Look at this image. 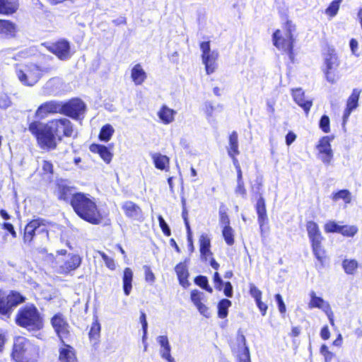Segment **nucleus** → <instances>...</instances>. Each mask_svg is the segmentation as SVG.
<instances>
[{
    "mask_svg": "<svg viewBox=\"0 0 362 362\" xmlns=\"http://www.w3.org/2000/svg\"><path fill=\"white\" fill-rule=\"evenodd\" d=\"M294 101L300 106L308 115L313 105L312 100L305 98V93L301 88H296L292 90Z\"/></svg>",
    "mask_w": 362,
    "mask_h": 362,
    "instance_id": "nucleus-21",
    "label": "nucleus"
},
{
    "mask_svg": "<svg viewBox=\"0 0 362 362\" xmlns=\"http://www.w3.org/2000/svg\"><path fill=\"white\" fill-rule=\"evenodd\" d=\"M256 210L258 216V223L260 228H262L267 221L265 201L262 196H260L257 202Z\"/></svg>",
    "mask_w": 362,
    "mask_h": 362,
    "instance_id": "nucleus-31",
    "label": "nucleus"
},
{
    "mask_svg": "<svg viewBox=\"0 0 362 362\" xmlns=\"http://www.w3.org/2000/svg\"><path fill=\"white\" fill-rule=\"evenodd\" d=\"M342 267L348 274H354L358 267V263L354 259H345L342 262Z\"/></svg>",
    "mask_w": 362,
    "mask_h": 362,
    "instance_id": "nucleus-37",
    "label": "nucleus"
},
{
    "mask_svg": "<svg viewBox=\"0 0 362 362\" xmlns=\"http://www.w3.org/2000/svg\"><path fill=\"white\" fill-rule=\"evenodd\" d=\"M50 70L49 67H41L34 63L20 64L16 66V74L22 84L33 86Z\"/></svg>",
    "mask_w": 362,
    "mask_h": 362,
    "instance_id": "nucleus-3",
    "label": "nucleus"
},
{
    "mask_svg": "<svg viewBox=\"0 0 362 362\" xmlns=\"http://www.w3.org/2000/svg\"><path fill=\"white\" fill-rule=\"evenodd\" d=\"M100 325L98 321H95L92 324L90 332H89V337L90 339H96L100 334Z\"/></svg>",
    "mask_w": 362,
    "mask_h": 362,
    "instance_id": "nucleus-51",
    "label": "nucleus"
},
{
    "mask_svg": "<svg viewBox=\"0 0 362 362\" xmlns=\"http://www.w3.org/2000/svg\"><path fill=\"white\" fill-rule=\"evenodd\" d=\"M36 234H42L48 239L49 233L44 221L40 218L30 221L25 227L23 240L26 243H30Z\"/></svg>",
    "mask_w": 362,
    "mask_h": 362,
    "instance_id": "nucleus-9",
    "label": "nucleus"
},
{
    "mask_svg": "<svg viewBox=\"0 0 362 362\" xmlns=\"http://www.w3.org/2000/svg\"><path fill=\"white\" fill-rule=\"evenodd\" d=\"M332 199L334 201L343 199L345 203L349 204L351 200V193L346 189L340 190L333 194Z\"/></svg>",
    "mask_w": 362,
    "mask_h": 362,
    "instance_id": "nucleus-45",
    "label": "nucleus"
},
{
    "mask_svg": "<svg viewBox=\"0 0 362 362\" xmlns=\"http://www.w3.org/2000/svg\"><path fill=\"white\" fill-rule=\"evenodd\" d=\"M144 272H145V279L147 282H149L151 284H153L155 281V276L152 271L151 270L150 267L147 265H145L144 267Z\"/></svg>",
    "mask_w": 362,
    "mask_h": 362,
    "instance_id": "nucleus-57",
    "label": "nucleus"
},
{
    "mask_svg": "<svg viewBox=\"0 0 362 362\" xmlns=\"http://www.w3.org/2000/svg\"><path fill=\"white\" fill-rule=\"evenodd\" d=\"M7 298L8 300V305L10 307V310L13 307H16L19 303H22L24 300L22 296L20 293L16 292H11L10 294H7Z\"/></svg>",
    "mask_w": 362,
    "mask_h": 362,
    "instance_id": "nucleus-43",
    "label": "nucleus"
},
{
    "mask_svg": "<svg viewBox=\"0 0 362 362\" xmlns=\"http://www.w3.org/2000/svg\"><path fill=\"white\" fill-rule=\"evenodd\" d=\"M16 32V25L6 20H0V33L13 36Z\"/></svg>",
    "mask_w": 362,
    "mask_h": 362,
    "instance_id": "nucleus-36",
    "label": "nucleus"
},
{
    "mask_svg": "<svg viewBox=\"0 0 362 362\" xmlns=\"http://www.w3.org/2000/svg\"><path fill=\"white\" fill-rule=\"evenodd\" d=\"M231 302L228 299L221 300L218 305V315L220 318H225L228 315V309Z\"/></svg>",
    "mask_w": 362,
    "mask_h": 362,
    "instance_id": "nucleus-41",
    "label": "nucleus"
},
{
    "mask_svg": "<svg viewBox=\"0 0 362 362\" xmlns=\"http://www.w3.org/2000/svg\"><path fill=\"white\" fill-rule=\"evenodd\" d=\"M256 302V304L258 307V308L259 309V310L261 311L262 315H266V313H267V305L266 303H263L261 299L255 301Z\"/></svg>",
    "mask_w": 362,
    "mask_h": 362,
    "instance_id": "nucleus-63",
    "label": "nucleus"
},
{
    "mask_svg": "<svg viewBox=\"0 0 362 362\" xmlns=\"http://www.w3.org/2000/svg\"><path fill=\"white\" fill-rule=\"evenodd\" d=\"M175 270L180 284L184 288L188 287L189 286V282L188 281L189 272L187 265L185 263L180 262L176 265Z\"/></svg>",
    "mask_w": 362,
    "mask_h": 362,
    "instance_id": "nucleus-29",
    "label": "nucleus"
},
{
    "mask_svg": "<svg viewBox=\"0 0 362 362\" xmlns=\"http://www.w3.org/2000/svg\"><path fill=\"white\" fill-rule=\"evenodd\" d=\"M122 209L129 218L139 220L142 217L141 209L132 202L128 201L124 202L122 205Z\"/></svg>",
    "mask_w": 362,
    "mask_h": 362,
    "instance_id": "nucleus-25",
    "label": "nucleus"
},
{
    "mask_svg": "<svg viewBox=\"0 0 362 362\" xmlns=\"http://www.w3.org/2000/svg\"><path fill=\"white\" fill-rule=\"evenodd\" d=\"M200 49L202 52V63L205 66L206 74L210 75L215 72L218 67V52L216 50H211L209 42H202Z\"/></svg>",
    "mask_w": 362,
    "mask_h": 362,
    "instance_id": "nucleus-8",
    "label": "nucleus"
},
{
    "mask_svg": "<svg viewBox=\"0 0 362 362\" xmlns=\"http://www.w3.org/2000/svg\"><path fill=\"white\" fill-rule=\"evenodd\" d=\"M75 212L81 218L92 223L98 224L102 221V216L93 199L83 193H76L71 200Z\"/></svg>",
    "mask_w": 362,
    "mask_h": 362,
    "instance_id": "nucleus-2",
    "label": "nucleus"
},
{
    "mask_svg": "<svg viewBox=\"0 0 362 362\" xmlns=\"http://www.w3.org/2000/svg\"><path fill=\"white\" fill-rule=\"evenodd\" d=\"M18 8V0H0V13L10 15Z\"/></svg>",
    "mask_w": 362,
    "mask_h": 362,
    "instance_id": "nucleus-30",
    "label": "nucleus"
},
{
    "mask_svg": "<svg viewBox=\"0 0 362 362\" xmlns=\"http://www.w3.org/2000/svg\"><path fill=\"white\" fill-rule=\"evenodd\" d=\"M90 151L93 153H98L100 158L106 163H110L112 160L113 154L107 148V147L100 144H91Z\"/></svg>",
    "mask_w": 362,
    "mask_h": 362,
    "instance_id": "nucleus-28",
    "label": "nucleus"
},
{
    "mask_svg": "<svg viewBox=\"0 0 362 362\" xmlns=\"http://www.w3.org/2000/svg\"><path fill=\"white\" fill-rule=\"evenodd\" d=\"M62 114L78 119L85 113L86 105L78 98H74L63 103L62 102Z\"/></svg>",
    "mask_w": 362,
    "mask_h": 362,
    "instance_id": "nucleus-10",
    "label": "nucleus"
},
{
    "mask_svg": "<svg viewBox=\"0 0 362 362\" xmlns=\"http://www.w3.org/2000/svg\"><path fill=\"white\" fill-rule=\"evenodd\" d=\"M115 132V129L112 125L107 124L104 125L100 132L99 139L100 140L107 142L110 140Z\"/></svg>",
    "mask_w": 362,
    "mask_h": 362,
    "instance_id": "nucleus-39",
    "label": "nucleus"
},
{
    "mask_svg": "<svg viewBox=\"0 0 362 362\" xmlns=\"http://www.w3.org/2000/svg\"><path fill=\"white\" fill-rule=\"evenodd\" d=\"M310 300L308 303V308L310 309L319 308L324 313H326L331 308L329 303L325 300L323 298L318 297L315 295L314 291L310 293Z\"/></svg>",
    "mask_w": 362,
    "mask_h": 362,
    "instance_id": "nucleus-24",
    "label": "nucleus"
},
{
    "mask_svg": "<svg viewBox=\"0 0 362 362\" xmlns=\"http://www.w3.org/2000/svg\"><path fill=\"white\" fill-rule=\"evenodd\" d=\"M146 78L147 74L140 64H136L132 67L131 78L136 86L141 85Z\"/></svg>",
    "mask_w": 362,
    "mask_h": 362,
    "instance_id": "nucleus-26",
    "label": "nucleus"
},
{
    "mask_svg": "<svg viewBox=\"0 0 362 362\" xmlns=\"http://www.w3.org/2000/svg\"><path fill=\"white\" fill-rule=\"evenodd\" d=\"M214 281L215 284V287L218 290H221L223 281L218 272H215L214 275Z\"/></svg>",
    "mask_w": 362,
    "mask_h": 362,
    "instance_id": "nucleus-62",
    "label": "nucleus"
},
{
    "mask_svg": "<svg viewBox=\"0 0 362 362\" xmlns=\"http://www.w3.org/2000/svg\"><path fill=\"white\" fill-rule=\"evenodd\" d=\"M220 224L222 228L230 227L229 217L225 211H220Z\"/></svg>",
    "mask_w": 362,
    "mask_h": 362,
    "instance_id": "nucleus-58",
    "label": "nucleus"
},
{
    "mask_svg": "<svg viewBox=\"0 0 362 362\" xmlns=\"http://www.w3.org/2000/svg\"><path fill=\"white\" fill-rule=\"evenodd\" d=\"M16 323L28 331H37L42 328V318L35 306L26 305L21 308L16 318Z\"/></svg>",
    "mask_w": 362,
    "mask_h": 362,
    "instance_id": "nucleus-5",
    "label": "nucleus"
},
{
    "mask_svg": "<svg viewBox=\"0 0 362 362\" xmlns=\"http://www.w3.org/2000/svg\"><path fill=\"white\" fill-rule=\"evenodd\" d=\"M341 225L338 224L334 221H327L324 226V230L326 233H340Z\"/></svg>",
    "mask_w": 362,
    "mask_h": 362,
    "instance_id": "nucleus-47",
    "label": "nucleus"
},
{
    "mask_svg": "<svg viewBox=\"0 0 362 362\" xmlns=\"http://www.w3.org/2000/svg\"><path fill=\"white\" fill-rule=\"evenodd\" d=\"M361 90L358 88H354L352 90L351 95L349 97L346 101V107L343 114V122L342 125L345 126L348 119L353 110L356 109L358 107V103L360 97Z\"/></svg>",
    "mask_w": 362,
    "mask_h": 362,
    "instance_id": "nucleus-16",
    "label": "nucleus"
},
{
    "mask_svg": "<svg viewBox=\"0 0 362 362\" xmlns=\"http://www.w3.org/2000/svg\"><path fill=\"white\" fill-rule=\"evenodd\" d=\"M233 352L238 357V361H249L250 358L248 347L246 346V339L244 335L240 334L236 338V344L233 345Z\"/></svg>",
    "mask_w": 362,
    "mask_h": 362,
    "instance_id": "nucleus-15",
    "label": "nucleus"
},
{
    "mask_svg": "<svg viewBox=\"0 0 362 362\" xmlns=\"http://www.w3.org/2000/svg\"><path fill=\"white\" fill-rule=\"evenodd\" d=\"M227 150L230 157H233V155L240 154V151L238 150V134L236 132H233L230 134L228 146Z\"/></svg>",
    "mask_w": 362,
    "mask_h": 362,
    "instance_id": "nucleus-34",
    "label": "nucleus"
},
{
    "mask_svg": "<svg viewBox=\"0 0 362 362\" xmlns=\"http://www.w3.org/2000/svg\"><path fill=\"white\" fill-rule=\"evenodd\" d=\"M224 293L228 297H231L233 295V287L230 282H226L224 287Z\"/></svg>",
    "mask_w": 362,
    "mask_h": 362,
    "instance_id": "nucleus-64",
    "label": "nucleus"
},
{
    "mask_svg": "<svg viewBox=\"0 0 362 362\" xmlns=\"http://www.w3.org/2000/svg\"><path fill=\"white\" fill-rule=\"evenodd\" d=\"M320 353L324 356L326 362L330 361L334 356V354L328 350V347L325 344L321 346Z\"/></svg>",
    "mask_w": 362,
    "mask_h": 362,
    "instance_id": "nucleus-56",
    "label": "nucleus"
},
{
    "mask_svg": "<svg viewBox=\"0 0 362 362\" xmlns=\"http://www.w3.org/2000/svg\"><path fill=\"white\" fill-rule=\"evenodd\" d=\"M10 311L11 310L8 305L7 294L0 290V313L2 315H7Z\"/></svg>",
    "mask_w": 362,
    "mask_h": 362,
    "instance_id": "nucleus-42",
    "label": "nucleus"
},
{
    "mask_svg": "<svg viewBox=\"0 0 362 362\" xmlns=\"http://www.w3.org/2000/svg\"><path fill=\"white\" fill-rule=\"evenodd\" d=\"M306 229L310 243L322 241L324 240L319 226L315 222L313 221L307 222Z\"/></svg>",
    "mask_w": 362,
    "mask_h": 362,
    "instance_id": "nucleus-23",
    "label": "nucleus"
},
{
    "mask_svg": "<svg viewBox=\"0 0 362 362\" xmlns=\"http://www.w3.org/2000/svg\"><path fill=\"white\" fill-rule=\"evenodd\" d=\"M250 294L252 298H255V301L261 299L262 291L255 286L254 284L250 283Z\"/></svg>",
    "mask_w": 362,
    "mask_h": 362,
    "instance_id": "nucleus-52",
    "label": "nucleus"
},
{
    "mask_svg": "<svg viewBox=\"0 0 362 362\" xmlns=\"http://www.w3.org/2000/svg\"><path fill=\"white\" fill-rule=\"evenodd\" d=\"M358 228L356 226H341L340 234L345 237L353 238L358 233Z\"/></svg>",
    "mask_w": 362,
    "mask_h": 362,
    "instance_id": "nucleus-44",
    "label": "nucleus"
},
{
    "mask_svg": "<svg viewBox=\"0 0 362 362\" xmlns=\"http://www.w3.org/2000/svg\"><path fill=\"white\" fill-rule=\"evenodd\" d=\"M132 280H133V272L132 269L129 267H127L124 270L123 274V288L125 295L129 296L132 291Z\"/></svg>",
    "mask_w": 362,
    "mask_h": 362,
    "instance_id": "nucleus-33",
    "label": "nucleus"
},
{
    "mask_svg": "<svg viewBox=\"0 0 362 362\" xmlns=\"http://www.w3.org/2000/svg\"><path fill=\"white\" fill-rule=\"evenodd\" d=\"M235 193L237 196H240L243 199L246 197L247 191L245 187L244 181L237 182V185L235 188Z\"/></svg>",
    "mask_w": 362,
    "mask_h": 362,
    "instance_id": "nucleus-50",
    "label": "nucleus"
},
{
    "mask_svg": "<svg viewBox=\"0 0 362 362\" xmlns=\"http://www.w3.org/2000/svg\"><path fill=\"white\" fill-rule=\"evenodd\" d=\"M81 264V257L78 255L69 254L67 259L59 265L61 274H68L76 270Z\"/></svg>",
    "mask_w": 362,
    "mask_h": 362,
    "instance_id": "nucleus-18",
    "label": "nucleus"
},
{
    "mask_svg": "<svg viewBox=\"0 0 362 362\" xmlns=\"http://www.w3.org/2000/svg\"><path fill=\"white\" fill-rule=\"evenodd\" d=\"M28 130L36 138L38 146L43 150H53L57 140L71 137L74 129L71 122L65 117L53 119L46 123L34 121L29 124Z\"/></svg>",
    "mask_w": 362,
    "mask_h": 362,
    "instance_id": "nucleus-1",
    "label": "nucleus"
},
{
    "mask_svg": "<svg viewBox=\"0 0 362 362\" xmlns=\"http://www.w3.org/2000/svg\"><path fill=\"white\" fill-rule=\"evenodd\" d=\"M322 241H318L311 243V247L315 258L322 265H323L325 258V250L322 246Z\"/></svg>",
    "mask_w": 362,
    "mask_h": 362,
    "instance_id": "nucleus-35",
    "label": "nucleus"
},
{
    "mask_svg": "<svg viewBox=\"0 0 362 362\" xmlns=\"http://www.w3.org/2000/svg\"><path fill=\"white\" fill-rule=\"evenodd\" d=\"M62 343L59 349V362H78L74 349L64 341Z\"/></svg>",
    "mask_w": 362,
    "mask_h": 362,
    "instance_id": "nucleus-19",
    "label": "nucleus"
},
{
    "mask_svg": "<svg viewBox=\"0 0 362 362\" xmlns=\"http://www.w3.org/2000/svg\"><path fill=\"white\" fill-rule=\"evenodd\" d=\"M293 31H295V25L291 21H288L283 30H277L273 34L274 45L279 49L291 54L294 41L293 38Z\"/></svg>",
    "mask_w": 362,
    "mask_h": 362,
    "instance_id": "nucleus-6",
    "label": "nucleus"
},
{
    "mask_svg": "<svg viewBox=\"0 0 362 362\" xmlns=\"http://www.w3.org/2000/svg\"><path fill=\"white\" fill-rule=\"evenodd\" d=\"M190 299L201 315L206 317H209L210 316L209 308L204 304L206 301V298L203 292L196 289L192 291Z\"/></svg>",
    "mask_w": 362,
    "mask_h": 362,
    "instance_id": "nucleus-13",
    "label": "nucleus"
},
{
    "mask_svg": "<svg viewBox=\"0 0 362 362\" xmlns=\"http://www.w3.org/2000/svg\"><path fill=\"white\" fill-rule=\"evenodd\" d=\"M52 325L62 342L68 339L70 335V327L66 318L60 313L53 316L51 320Z\"/></svg>",
    "mask_w": 362,
    "mask_h": 362,
    "instance_id": "nucleus-11",
    "label": "nucleus"
},
{
    "mask_svg": "<svg viewBox=\"0 0 362 362\" xmlns=\"http://www.w3.org/2000/svg\"><path fill=\"white\" fill-rule=\"evenodd\" d=\"M176 114L175 110L164 105L158 110L157 115L163 124H169L174 122Z\"/></svg>",
    "mask_w": 362,
    "mask_h": 362,
    "instance_id": "nucleus-27",
    "label": "nucleus"
},
{
    "mask_svg": "<svg viewBox=\"0 0 362 362\" xmlns=\"http://www.w3.org/2000/svg\"><path fill=\"white\" fill-rule=\"evenodd\" d=\"M49 50L54 54L61 60L69 59L71 54L70 52V45L66 40H60L49 47Z\"/></svg>",
    "mask_w": 362,
    "mask_h": 362,
    "instance_id": "nucleus-14",
    "label": "nucleus"
},
{
    "mask_svg": "<svg viewBox=\"0 0 362 362\" xmlns=\"http://www.w3.org/2000/svg\"><path fill=\"white\" fill-rule=\"evenodd\" d=\"M199 242L201 259L204 261H207L208 258L212 255V252L210 250L211 240L206 234H202Z\"/></svg>",
    "mask_w": 362,
    "mask_h": 362,
    "instance_id": "nucleus-22",
    "label": "nucleus"
},
{
    "mask_svg": "<svg viewBox=\"0 0 362 362\" xmlns=\"http://www.w3.org/2000/svg\"><path fill=\"white\" fill-rule=\"evenodd\" d=\"M12 356L17 362H36L39 358V348L28 339L18 337L14 341Z\"/></svg>",
    "mask_w": 362,
    "mask_h": 362,
    "instance_id": "nucleus-4",
    "label": "nucleus"
},
{
    "mask_svg": "<svg viewBox=\"0 0 362 362\" xmlns=\"http://www.w3.org/2000/svg\"><path fill=\"white\" fill-rule=\"evenodd\" d=\"M194 283L209 293H212V288L208 284V279L204 276H197Z\"/></svg>",
    "mask_w": 362,
    "mask_h": 362,
    "instance_id": "nucleus-48",
    "label": "nucleus"
},
{
    "mask_svg": "<svg viewBox=\"0 0 362 362\" xmlns=\"http://www.w3.org/2000/svg\"><path fill=\"white\" fill-rule=\"evenodd\" d=\"M349 45H350V48H351L352 54L356 57H358L359 54H358V53H357L358 45L357 40L355 39H351L350 40Z\"/></svg>",
    "mask_w": 362,
    "mask_h": 362,
    "instance_id": "nucleus-61",
    "label": "nucleus"
},
{
    "mask_svg": "<svg viewBox=\"0 0 362 362\" xmlns=\"http://www.w3.org/2000/svg\"><path fill=\"white\" fill-rule=\"evenodd\" d=\"M11 102L8 96L6 94L0 95V107L6 109L11 106Z\"/></svg>",
    "mask_w": 362,
    "mask_h": 362,
    "instance_id": "nucleus-59",
    "label": "nucleus"
},
{
    "mask_svg": "<svg viewBox=\"0 0 362 362\" xmlns=\"http://www.w3.org/2000/svg\"><path fill=\"white\" fill-rule=\"evenodd\" d=\"M218 107L221 108L222 106L220 105H215L211 101H206L204 103L202 109L208 120H210L214 117V113Z\"/></svg>",
    "mask_w": 362,
    "mask_h": 362,
    "instance_id": "nucleus-38",
    "label": "nucleus"
},
{
    "mask_svg": "<svg viewBox=\"0 0 362 362\" xmlns=\"http://www.w3.org/2000/svg\"><path fill=\"white\" fill-rule=\"evenodd\" d=\"M275 299L277 302L279 312L281 313H284L286 312V305L283 301L281 296L280 294H276L275 296Z\"/></svg>",
    "mask_w": 362,
    "mask_h": 362,
    "instance_id": "nucleus-60",
    "label": "nucleus"
},
{
    "mask_svg": "<svg viewBox=\"0 0 362 362\" xmlns=\"http://www.w3.org/2000/svg\"><path fill=\"white\" fill-rule=\"evenodd\" d=\"M153 163L156 168L161 170H168L170 159L168 156L158 153H154L151 155Z\"/></svg>",
    "mask_w": 362,
    "mask_h": 362,
    "instance_id": "nucleus-32",
    "label": "nucleus"
},
{
    "mask_svg": "<svg viewBox=\"0 0 362 362\" xmlns=\"http://www.w3.org/2000/svg\"><path fill=\"white\" fill-rule=\"evenodd\" d=\"M222 234L228 245H232L234 243V230L230 226L223 228Z\"/></svg>",
    "mask_w": 362,
    "mask_h": 362,
    "instance_id": "nucleus-46",
    "label": "nucleus"
},
{
    "mask_svg": "<svg viewBox=\"0 0 362 362\" xmlns=\"http://www.w3.org/2000/svg\"><path fill=\"white\" fill-rule=\"evenodd\" d=\"M158 222H159V225H160V227L163 231V233L167 235V236H170L171 233H170V228L168 227V224L166 223V222L165 221L164 218H163L162 216H158Z\"/></svg>",
    "mask_w": 362,
    "mask_h": 362,
    "instance_id": "nucleus-55",
    "label": "nucleus"
},
{
    "mask_svg": "<svg viewBox=\"0 0 362 362\" xmlns=\"http://www.w3.org/2000/svg\"><path fill=\"white\" fill-rule=\"evenodd\" d=\"M156 341L160 346L159 353L161 358L166 360L168 362H175L174 358H173L170 354L171 346L168 337L165 335L158 336L156 338Z\"/></svg>",
    "mask_w": 362,
    "mask_h": 362,
    "instance_id": "nucleus-20",
    "label": "nucleus"
},
{
    "mask_svg": "<svg viewBox=\"0 0 362 362\" xmlns=\"http://www.w3.org/2000/svg\"><path fill=\"white\" fill-rule=\"evenodd\" d=\"M341 0L333 1L326 9V13L332 17L334 16L339 8Z\"/></svg>",
    "mask_w": 362,
    "mask_h": 362,
    "instance_id": "nucleus-49",
    "label": "nucleus"
},
{
    "mask_svg": "<svg viewBox=\"0 0 362 362\" xmlns=\"http://www.w3.org/2000/svg\"><path fill=\"white\" fill-rule=\"evenodd\" d=\"M323 71L326 79L329 83H334L337 81L334 72L339 66V60L335 50L328 48L326 52L323 54Z\"/></svg>",
    "mask_w": 362,
    "mask_h": 362,
    "instance_id": "nucleus-7",
    "label": "nucleus"
},
{
    "mask_svg": "<svg viewBox=\"0 0 362 362\" xmlns=\"http://www.w3.org/2000/svg\"><path fill=\"white\" fill-rule=\"evenodd\" d=\"M62 102L50 100L42 103L35 111V117L42 119L49 115L62 114Z\"/></svg>",
    "mask_w": 362,
    "mask_h": 362,
    "instance_id": "nucleus-12",
    "label": "nucleus"
},
{
    "mask_svg": "<svg viewBox=\"0 0 362 362\" xmlns=\"http://www.w3.org/2000/svg\"><path fill=\"white\" fill-rule=\"evenodd\" d=\"M320 127L325 132L328 133L330 131L329 129V119L327 115H323L320 121Z\"/></svg>",
    "mask_w": 362,
    "mask_h": 362,
    "instance_id": "nucleus-54",
    "label": "nucleus"
},
{
    "mask_svg": "<svg viewBox=\"0 0 362 362\" xmlns=\"http://www.w3.org/2000/svg\"><path fill=\"white\" fill-rule=\"evenodd\" d=\"M74 195L75 194H73L72 189L71 187L63 185H60L59 187L58 197L59 199H62L66 202L69 199L71 201Z\"/></svg>",
    "mask_w": 362,
    "mask_h": 362,
    "instance_id": "nucleus-40",
    "label": "nucleus"
},
{
    "mask_svg": "<svg viewBox=\"0 0 362 362\" xmlns=\"http://www.w3.org/2000/svg\"><path fill=\"white\" fill-rule=\"evenodd\" d=\"M317 148L321 154L320 159L325 164H329L333 157L329 138L328 136L322 137L320 140Z\"/></svg>",
    "mask_w": 362,
    "mask_h": 362,
    "instance_id": "nucleus-17",
    "label": "nucleus"
},
{
    "mask_svg": "<svg viewBox=\"0 0 362 362\" xmlns=\"http://www.w3.org/2000/svg\"><path fill=\"white\" fill-rule=\"evenodd\" d=\"M99 254L100 255L107 267H108L111 270H114L115 269V263L114 259L112 258L109 257L103 252H99Z\"/></svg>",
    "mask_w": 362,
    "mask_h": 362,
    "instance_id": "nucleus-53",
    "label": "nucleus"
}]
</instances>
